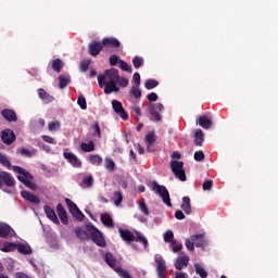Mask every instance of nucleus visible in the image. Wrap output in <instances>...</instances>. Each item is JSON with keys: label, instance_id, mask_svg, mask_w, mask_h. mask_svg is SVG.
<instances>
[{"label": "nucleus", "instance_id": "nucleus-46", "mask_svg": "<svg viewBox=\"0 0 278 278\" xmlns=\"http://www.w3.org/2000/svg\"><path fill=\"white\" fill-rule=\"evenodd\" d=\"M164 240L166 242H168L169 244H172V242L175 241V235L173 233V230H167L165 233H164Z\"/></svg>", "mask_w": 278, "mask_h": 278}, {"label": "nucleus", "instance_id": "nucleus-12", "mask_svg": "<svg viewBox=\"0 0 278 278\" xmlns=\"http://www.w3.org/2000/svg\"><path fill=\"white\" fill-rule=\"evenodd\" d=\"M63 157L67 160V162L71 164V166H74V168H81V161L77 155L71 153V152H64Z\"/></svg>", "mask_w": 278, "mask_h": 278}, {"label": "nucleus", "instance_id": "nucleus-61", "mask_svg": "<svg viewBox=\"0 0 278 278\" xmlns=\"http://www.w3.org/2000/svg\"><path fill=\"white\" fill-rule=\"evenodd\" d=\"M175 278H188V274L184 271H176Z\"/></svg>", "mask_w": 278, "mask_h": 278}, {"label": "nucleus", "instance_id": "nucleus-59", "mask_svg": "<svg viewBox=\"0 0 278 278\" xmlns=\"http://www.w3.org/2000/svg\"><path fill=\"white\" fill-rule=\"evenodd\" d=\"M175 218H177V220H184V218H186V215H184V212L181 211H176Z\"/></svg>", "mask_w": 278, "mask_h": 278}, {"label": "nucleus", "instance_id": "nucleus-55", "mask_svg": "<svg viewBox=\"0 0 278 278\" xmlns=\"http://www.w3.org/2000/svg\"><path fill=\"white\" fill-rule=\"evenodd\" d=\"M88 66H90V60H84L81 63H80V71L83 73H86V71H88Z\"/></svg>", "mask_w": 278, "mask_h": 278}, {"label": "nucleus", "instance_id": "nucleus-7", "mask_svg": "<svg viewBox=\"0 0 278 278\" xmlns=\"http://www.w3.org/2000/svg\"><path fill=\"white\" fill-rule=\"evenodd\" d=\"M154 261L156 264V273H157V277L159 278H166V261L164 260V257H162V255L156 254L154 256Z\"/></svg>", "mask_w": 278, "mask_h": 278}, {"label": "nucleus", "instance_id": "nucleus-5", "mask_svg": "<svg viewBox=\"0 0 278 278\" xmlns=\"http://www.w3.org/2000/svg\"><path fill=\"white\" fill-rule=\"evenodd\" d=\"M169 164L175 177L180 181H186V172L184 170V162L172 160Z\"/></svg>", "mask_w": 278, "mask_h": 278}, {"label": "nucleus", "instance_id": "nucleus-56", "mask_svg": "<svg viewBox=\"0 0 278 278\" xmlns=\"http://www.w3.org/2000/svg\"><path fill=\"white\" fill-rule=\"evenodd\" d=\"M41 138L45 142H48V144H55V139L51 136L43 135Z\"/></svg>", "mask_w": 278, "mask_h": 278}, {"label": "nucleus", "instance_id": "nucleus-28", "mask_svg": "<svg viewBox=\"0 0 278 278\" xmlns=\"http://www.w3.org/2000/svg\"><path fill=\"white\" fill-rule=\"evenodd\" d=\"M181 210L185 211V214H191L192 213V206L190 205V198L189 197H184L182 198Z\"/></svg>", "mask_w": 278, "mask_h": 278}, {"label": "nucleus", "instance_id": "nucleus-22", "mask_svg": "<svg viewBox=\"0 0 278 278\" xmlns=\"http://www.w3.org/2000/svg\"><path fill=\"white\" fill-rule=\"evenodd\" d=\"M56 212H58L61 223L63 225H68V217L66 215V210H64V206H62V204H58Z\"/></svg>", "mask_w": 278, "mask_h": 278}, {"label": "nucleus", "instance_id": "nucleus-17", "mask_svg": "<svg viewBox=\"0 0 278 278\" xmlns=\"http://www.w3.org/2000/svg\"><path fill=\"white\" fill-rule=\"evenodd\" d=\"M17 251L22 255H31L33 253L31 245L27 242L17 243Z\"/></svg>", "mask_w": 278, "mask_h": 278}, {"label": "nucleus", "instance_id": "nucleus-33", "mask_svg": "<svg viewBox=\"0 0 278 278\" xmlns=\"http://www.w3.org/2000/svg\"><path fill=\"white\" fill-rule=\"evenodd\" d=\"M88 162L93 166H101L103 159L97 154H91L88 156Z\"/></svg>", "mask_w": 278, "mask_h": 278}, {"label": "nucleus", "instance_id": "nucleus-26", "mask_svg": "<svg viewBox=\"0 0 278 278\" xmlns=\"http://www.w3.org/2000/svg\"><path fill=\"white\" fill-rule=\"evenodd\" d=\"M146 142L148 144V151H153V143L155 142V132L154 131H150L148 132V135L146 136Z\"/></svg>", "mask_w": 278, "mask_h": 278}, {"label": "nucleus", "instance_id": "nucleus-39", "mask_svg": "<svg viewBox=\"0 0 278 278\" xmlns=\"http://www.w3.org/2000/svg\"><path fill=\"white\" fill-rule=\"evenodd\" d=\"M112 200L114 201V204L116 205V207H118V205L123 203V193H121V191H115L113 193Z\"/></svg>", "mask_w": 278, "mask_h": 278}, {"label": "nucleus", "instance_id": "nucleus-40", "mask_svg": "<svg viewBox=\"0 0 278 278\" xmlns=\"http://www.w3.org/2000/svg\"><path fill=\"white\" fill-rule=\"evenodd\" d=\"M81 150L85 151V153H90L91 151H94V142L89 141L88 143L83 142L81 143Z\"/></svg>", "mask_w": 278, "mask_h": 278}, {"label": "nucleus", "instance_id": "nucleus-2", "mask_svg": "<svg viewBox=\"0 0 278 278\" xmlns=\"http://www.w3.org/2000/svg\"><path fill=\"white\" fill-rule=\"evenodd\" d=\"M118 231H119V236H121L122 240H124V242H141L143 244L144 249H147V247H149V241L147 240V238H144V236H142V233L136 232L134 235V232H131L129 230H125L123 228H119Z\"/></svg>", "mask_w": 278, "mask_h": 278}, {"label": "nucleus", "instance_id": "nucleus-19", "mask_svg": "<svg viewBox=\"0 0 278 278\" xmlns=\"http://www.w3.org/2000/svg\"><path fill=\"white\" fill-rule=\"evenodd\" d=\"M101 49H103V45L101 42L93 41L89 43V53L90 55L97 56L98 53H101Z\"/></svg>", "mask_w": 278, "mask_h": 278}, {"label": "nucleus", "instance_id": "nucleus-43", "mask_svg": "<svg viewBox=\"0 0 278 278\" xmlns=\"http://www.w3.org/2000/svg\"><path fill=\"white\" fill-rule=\"evenodd\" d=\"M68 76H60L59 77V88L64 89L66 88L67 84L70 83Z\"/></svg>", "mask_w": 278, "mask_h": 278}, {"label": "nucleus", "instance_id": "nucleus-11", "mask_svg": "<svg viewBox=\"0 0 278 278\" xmlns=\"http://www.w3.org/2000/svg\"><path fill=\"white\" fill-rule=\"evenodd\" d=\"M157 112H164V104L156 103L150 106V114L152 121H156L157 123H160V121H162V115H160V113Z\"/></svg>", "mask_w": 278, "mask_h": 278}, {"label": "nucleus", "instance_id": "nucleus-35", "mask_svg": "<svg viewBox=\"0 0 278 278\" xmlns=\"http://www.w3.org/2000/svg\"><path fill=\"white\" fill-rule=\"evenodd\" d=\"M195 273L199 275L201 278H207V271L203 266H201L199 263L194 264Z\"/></svg>", "mask_w": 278, "mask_h": 278}, {"label": "nucleus", "instance_id": "nucleus-37", "mask_svg": "<svg viewBox=\"0 0 278 278\" xmlns=\"http://www.w3.org/2000/svg\"><path fill=\"white\" fill-rule=\"evenodd\" d=\"M130 94L131 97H134L135 99H140V97H142V91H140V86L138 85H134L130 89Z\"/></svg>", "mask_w": 278, "mask_h": 278}, {"label": "nucleus", "instance_id": "nucleus-62", "mask_svg": "<svg viewBox=\"0 0 278 278\" xmlns=\"http://www.w3.org/2000/svg\"><path fill=\"white\" fill-rule=\"evenodd\" d=\"M147 99H149L150 101H157V93L151 92L150 94H148Z\"/></svg>", "mask_w": 278, "mask_h": 278}, {"label": "nucleus", "instance_id": "nucleus-32", "mask_svg": "<svg viewBox=\"0 0 278 278\" xmlns=\"http://www.w3.org/2000/svg\"><path fill=\"white\" fill-rule=\"evenodd\" d=\"M94 184V178L92 177V175L86 176L84 177L83 181H81V188H92Z\"/></svg>", "mask_w": 278, "mask_h": 278}, {"label": "nucleus", "instance_id": "nucleus-3", "mask_svg": "<svg viewBox=\"0 0 278 278\" xmlns=\"http://www.w3.org/2000/svg\"><path fill=\"white\" fill-rule=\"evenodd\" d=\"M14 173H17V179L29 190H36V184L31 181V174L18 166H13Z\"/></svg>", "mask_w": 278, "mask_h": 278}, {"label": "nucleus", "instance_id": "nucleus-15", "mask_svg": "<svg viewBox=\"0 0 278 278\" xmlns=\"http://www.w3.org/2000/svg\"><path fill=\"white\" fill-rule=\"evenodd\" d=\"M0 181H3V184H5V186H8L9 188H12V186H14V178L12 177V175H10V173L7 172H0Z\"/></svg>", "mask_w": 278, "mask_h": 278}, {"label": "nucleus", "instance_id": "nucleus-20", "mask_svg": "<svg viewBox=\"0 0 278 278\" xmlns=\"http://www.w3.org/2000/svg\"><path fill=\"white\" fill-rule=\"evenodd\" d=\"M21 197H23V199H25L26 201H29L30 203H35V204L40 203V199L36 194L29 191H22Z\"/></svg>", "mask_w": 278, "mask_h": 278}, {"label": "nucleus", "instance_id": "nucleus-54", "mask_svg": "<svg viewBox=\"0 0 278 278\" xmlns=\"http://www.w3.org/2000/svg\"><path fill=\"white\" fill-rule=\"evenodd\" d=\"M193 157L195 162H202V160H205V154L203 153V151H197Z\"/></svg>", "mask_w": 278, "mask_h": 278}, {"label": "nucleus", "instance_id": "nucleus-44", "mask_svg": "<svg viewBox=\"0 0 278 278\" xmlns=\"http://www.w3.org/2000/svg\"><path fill=\"white\" fill-rule=\"evenodd\" d=\"M160 85V83H157V80L155 79H148L146 81V88L147 90H153V88H157V86Z\"/></svg>", "mask_w": 278, "mask_h": 278}, {"label": "nucleus", "instance_id": "nucleus-27", "mask_svg": "<svg viewBox=\"0 0 278 278\" xmlns=\"http://www.w3.org/2000/svg\"><path fill=\"white\" fill-rule=\"evenodd\" d=\"M16 249H17V243L4 242L0 248V251H2L3 253H10L12 251H16Z\"/></svg>", "mask_w": 278, "mask_h": 278}, {"label": "nucleus", "instance_id": "nucleus-63", "mask_svg": "<svg viewBox=\"0 0 278 278\" xmlns=\"http://www.w3.org/2000/svg\"><path fill=\"white\" fill-rule=\"evenodd\" d=\"M37 125H38V127H39L40 129H42V128L45 127V125H46L45 119L39 118V119L37 121Z\"/></svg>", "mask_w": 278, "mask_h": 278}, {"label": "nucleus", "instance_id": "nucleus-14", "mask_svg": "<svg viewBox=\"0 0 278 278\" xmlns=\"http://www.w3.org/2000/svg\"><path fill=\"white\" fill-rule=\"evenodd\" d=\"M189 263L190 257H188V255L178 256L175 262V268L176 270H184Z\"/></svg>", "mask_w": 278, "mask_h": 278}, {"label": "nucleus", "instance_id": "nucleus-51", "mask_svg": "<svg viewBox=\"0 0 278 278\" xmlns=\"http://www.w3.org/2000/svg\"><path fill=\"white\" fill-rule=\"evenodd\" d=\"M173 253H179L181 249H184V245L181 243H177V241H174L170 243Z\"/></svg>", "mask_w": 278, "mask_h": 278}, {"label": "nucleus", "instance_id": "nucleus-30", "mask_svg": "<svg viewBox=\"0 0 278 278\" xmlns=\"http://www.w3.org/2000/svg\"><path fill=\"white\" fill-rule=\"evenodd\" d=\"M101 223L104 224L105 227H114V220H112V215L108 213L101 215Z\"/></svg>", "mask_w": 278, "mask_h": 278}, {"label": "nucleus", "instance_id": "nucleus-42", "mask_svg": "<svg viewBox=\"0 0 278 278\" xmlns=\"http://www.w3.org/2000/svg\"><path fill=\"white\" fill-rule=\"evenodd\" d=\"M63 66H64V63L62 62V60L56 59V60L52 61V68L56 73H60V71H62Z\"/></svg>", "mask_w": 278, "mask_h": 278}, {"label": "nucleus", "instance_id": "nucleus-58", "mask_svg": "<svg viewBox=\"0 0 278 278\" xmlns=\"http://www.w3.org/2000/svg\"><path fill=\"white\" fill-rule=\"evenodd\" d=\"M132 81L135 83V86H140V74L139 73L134 74Z\"/></svg>", "mask_w": 278, "mask_h": 278}, {"label": "nucleus", "instance_id": "nucleus-6", "mask_svg": "<svg viewBox=\"0 0 278 278\" xmlns=\"http://www.w3.org/2000/svg\"><path fill=\"white\" fill-rule=\"evenodd\" d=\"M195 247H204L205 245V237L203 235H193L190 239H186L185 247L188 251H194Z\"/></svg>", "mask_w": 278, "mask_h": 278}, {"label": "nucleus", "instance_id": "nucleus-16", "mask_svg": "<svg viewBox=\"0 0 278 278\" xmlns=\"http://www.w3.org/2000/svg\"><path fill=\"white\" fill-rule=\"evenodd\" d=\"M43 210L49 220H52L55 225H60V219H58V215H55V211L53 208L46 205Z\"/></svg>", "mask_w": 278, "mask_h": 278}, {"label": "nucleus", "instance_id": "nucleus-9", "mask_svg": "<svg viewBox=\"0 0 278 278\" xmlns=\"http://www.w3.org/2000/svg\"><path fill=\"white\" fill-rule=\"evenodd\" d=\"M89 232H90V236H91L93 242L98 247H105V239L103 238V233H101V231H99V229L91 227V228H89Z\"/></svg>", "mask_w": 278, "mask_h": 278}, {"label": "nucleus", "instance_id": "nucleus-13", "mask_svg": "<svg viewBox=\"0 0 278 278\" xmlns=\"http://www.w3.org/2000/svg\"><path fill=\"white\" fill-rule=\"evenodd\" d=\"M1 138H2V142H4V144H12V142H14V140H16V136H14V131H12L11 129H5L1 132Z\"/></svg>", "mask_w": 278, "mask_h": 278}, {"label": "nucleus", "instance_id": "nucleus-57", "mask_svg": "<svg viewBox=\"0 0 278 278\" xmlns=\"http://www.w3.org/2000/svg\"><path fill=\"white\" fill-rule=\"evenodd\" d=\"M109 62H110L111 66H116V64H118V62H119L118 56L117 55L110 56Z\"/></svg>", "mask_w": 278, "mask_h": 278}, {"label": "nucleus", "instance_id": "nucleus-45", "mask_svg": "<svg viewBox=\"0 0 278 278\" xmlns=\"http://www.w3.org/2000/svg\"><path fill=\"white\" fill-rule=\"evenodd\" d=\"M49 131H59L60 130V122L52 121L48 124Z\"/></svg>", "mask_w": 278, "mask_h": 278}, {"label": "nucleus", "instance_id": "nucleus-34", "mask_svg": "<svg viewBox=\"0 0 278 278\" xmlns=\"http://www.w3.org/2000/svg\"><path fill=\"white\" fill-rule=\"evenodd\" d=\"M203 130L201 129H197L195 132H194V143L198 146V147H201L203 144Z\"/></svg>", "mask_w": 278, "mask_h": 278}, {"label": "nucleus", "instance_id": "nucleus-49", "mask_svg": "<svg viewBox=\"0 0 278 278\" xmlns=\"http://www.w3.org/2000/svg\"><path fill=\"white\" fill-rule=\"evenodd\" d=\"M77 104L79 105L80 110H87L88 108L86 103V98L84 96L78 97Z\"/></svg>", "mask_w": 278, "mask_h": 278}, {"label": "nucleus", "instance_id": "nucleus-36", "mask_svg": "<svg viewBox=\"0 0 278 278\" xmlns=\"http://www.w3.org/2000/svg\"><path fill=\"white\" fill-rule=\"evenodd\" d=\"M198 124L200 125V127H203V129H210V117L201 116L198 119Z\"/></svg>", "mask_w": 278, "mask_h": 278}, {"label": "nucleus", "instance_id": "nucleus-8", "mask_svg": "<svg viewBox=\"0 0 278 278\" xmlns=\"http://www.w3.org/2000/svg\"><path fill=\"white\" fill-rule=\"evenodd\" d=\"M112 109L115 114H118L123 121H129V114L127 113V111H125V108H123V103H121V101L113 100Z\"/></svg>", "mask_w": 278, "mask_h": 278}, {"label": "nucleus", "instance_id": "nucleus-31", "mask_svg": "<svg viewBox=\"0 0 278 278\" xmlns=\"http://www.w3.org/2000/svg\"><path fill=\"white\" fill-rule=\"evenodd\" d=\"M104 47H121V42L116 38H104L102 41Z\"/></svg>", "mask_w": 278, "mask_h": 278}, {"label": "nucleus", "instance_id": "nucleus-25", "mask_svg": "<svg viewBox=\"0 0 278 278\" xmlns=\"http://www.w3.org/2000/svg\"><path fill=\"white\" fill-rule=\"evenodd\" d=\"M17 152L21 155H24L25 157H36V155L38 154V150L36 149H26V148H21L20 150H17Z\"/></svg>", "mask_w": 278, "mask_h": 278}, {"label": "nucleus", "instance_id": "nucleus-24", "mask_svg": "<svg viewBox=\"0 0 278 278\" xmlns=\"http://www.w3.org/2000/svg\"><path fill=\"white\" fill-rule=\"evenodd\" d=\"M1 115L3 116V118H5V121H9L10 123L16 122V112H14L10 109L3 110L1 112Z\"/></svg>", "mask_w": 278, "mask_h": 278}, {"label": "nucleus", "instance_id": "nucleus-23", "mask_svg": "<svg viewBox=\"0 0 278 278\" xmlns=\"http://www.w3.org/2000/svg\"><path fill=\"white\" fill-rule=\"evenodd\" d=\"M37 93H38L39 99H41V101H43V103H51V101H53V97L51 94H49V92H47L42 88H39L37 90Z\"/></svg>", "mask_w": 278, "mask_h": 278}, {"label": "nucleus", "instance_id": "nucleus-38", "mask_svg": "<svg viewBox=\"0 0 278 278\" xmlns=\"http://www.w3.org/2000/svg\"><path fill=\"white\" fill-rule=\"evenodd\" d=\"M104 168H106V170H114V168H116V163H114V160H112L111 157H105Z\"/></svg>", "mask_w": 278, "mask_h": 278}, {"label": "nucleus", "instance_id": "nucleus-18", "mask_svg": "<svg viewBox=\"0 0 278 278\" xmlns=\"http://www.w3.org/2000/svg\"><path fill=\"white\" fill-rule=\"evenodd\" d=\"M8 236H14V229L8 224L0 225V238H8Z\"/></svg>", "mask_w": 278, "mask_h": 278}, {"label": "nucleus", "instance_id": "nucleus-41", "mask_svg": "<svg viewBox=\"0 0 278 278\" xmlns=\"http://www.w3.org/2000/svg\"><path fill=\"white\" fill-rule=\"evenodd\" d=\"M74 232L76 233V237L79 238V240H86V238H88V232H86V230L83 228H75Z\"/></svg>", "mask_w": 278, "mask_h": 278}, {"label": "nucleus", "instance_id": "nucleus-53", "mask_svg": "<svg viewBox=\"0 0 278 278\" xmlns=\"http://www.w3.org/2000/svg\"><path fill=\"white\" fill-rule=\"evenodd\" d=\"M119 68H122V71H126L127 73H131V67L125 61H119Z\"/></svg>", "mask_w": 278, "mask_h": 278}, {"label": "nucleus", "instance_id": "nucleus-4", "mask_svg": "<svg viewBox=\"0 0 278 278\" xmlns=\"http://www.w3.org/2000/svg\"><path fill=\"white\" fill-rule=\"evenodd\" d=\"M151 188L153 192H155V194H159V197H161L165 205H167L168 207H173V204L170 203V194L168 193V189H166V187L159 185L156 181H153Z\"/></svg>", "mask_w": 278, "mask_h": 278}, {"label": "nucleus", "instance_id": "nucleus-48", "mask_svg": "<svg viewBox=\"0 0 278 278\" xmlns=\"http://www.w3.org/2000/svg\"><path fill=\"white\" fill-rule=\"evenodd\" d=\"M139 210L144 214V216H149V207H147V203H144V200L139 201Z\"/></svg>", "mask_w": 278, "mask_h": 278}, {"label": "nucleus", "instance_id": "nucleus-64", "mask_svg": "<svg viewBox=\"0 0 278 278\" xmlns=\"http://www.w3.org/2000/svg\"><path fill=\"white\" fill-rule=\"evenodd\" d=\"M203 190H210V180H205L203 184Z\"/></svg>", "mask_w": 278, "mask_h": 278}, {"label": "nucleus", "instance_id": "nucleus-10", "mask_svg": "<svg viewBox=\"0 0 278 278\" xmlns=\"http://www.w3.org/2000/svg\"><path fill=\"white\" fill-rule=\"evenodd\" d=\"M65 203L71 214H73L74 218H76L77 220H81L84 218L81 211H79V207H77V204H75V202H72L71 199H65Z\"/></svg>", "mask_w": 278, "mask_h": 278}, {"label": "nucleus", "instance_id": "nucleus-60", "mask_svg": "<svg viewBox=\"0 0 278 278\" xmlns=\"http://www.w3.org/2000/svg\"><path fill=\"white\" fill-rule=\"evenodd\" d=\"M132 112H135V114H137V116H142V111L140 110V106H131Z\"/></svg>", "mask_w": 278, "mask_h": 278}, {"label": "nucleus", "instance_id": "nucleus-1", "mask_svg": "<svg viewBox=\"0 0 278 278\" xmlns=\"http://www.w3.org/2000/svg\"><path fill=\"white\" fill-rule=\"evenodd\" d=\"M98 84L100 88L104 89L105 94H112L113 92H118L121 88H127L129 80L125 77H121L118 70L111 68L98 75ZM118 86L121 88H118Z\"/></svg>", "mask_w": 278, "mask_h": 278}, {"label": "nucleus", "instance_id": "nucleus-29", "mask_svg": "<svg viewBox=\"0 0 278 278\" xmlns=\"http://www.w3.org/2000/svg\"><path fill=\"white\" fill-rule=\"evenodd\" d=\"M104 260L106 262V264L111 267V268H117L116 267V258L114 257V255L110 252H108L105 255H104Z\"/></svg>", "mask_w": 278, "mask_h": 278}, {"label": "nucleus", "instance_id": "nucleus-47", "mask_svg": "<svg viewBox=\"0 0 278 278\" xmlns=\"http://www.w3.org/2000/svg\"><path fill=\"white\" fill-rule=\"evenodd\" d=\"M115 271L117 273V275H119V277L122 278H131V275H129V271H127L126 269H123L121 267L115 268Z\"/></svg>", "mask_w": 278, "mask_h": 278}, {"label": "nucleus", "instance_id": "nucleus-21", "mask_svg": "<svg viewBox=\"0 0 278 278\" xmlns=\"http://www.w3.org/2000/svg\"><path fill=\"white\" fill-rule=\"evenodd\" d=\"M56 212H58L61 223L63 225H68V217L66 215V210H64V206H62V204H58Z\"/></svg>", "mask_w": 278, "mask_h": 278}, {"label": "nucleus", "instance_id": "nucleus-50", "mask_svg": "<svg viewBox=\"0 0 278 278\" xmlns=\"http://www.w3.org/2000/svg\"><path fill=\"white\" fill-rule=\"evenodd\" d=\"M143 63H144V60L140 56H135L132 59V64H134L135 68H140V66H142Z\"/></svg>", "mask_w": 278, "mask_h": 278}, {"label": "nucleus", "instance_id": "nucleus-52", "mask_svg": "<svg viewBox=\"0 0 278 278\" xmlns=\"http://www.w3.org/2000/svg\"><path fill=\"white\" fill-rule=\"evenodd\" d=\"M0 164H2V166H5V168H10V161L8 160V156H5V154L0 153Z\"/></svg>", "mask_w": 278, "mask_h": 278}]
</instances>
